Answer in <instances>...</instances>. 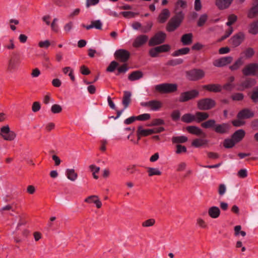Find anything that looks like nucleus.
<instances>
[{
	"mask_svg": "<svg viewBox=\"0 0 258 258\" xmlns=\"http://www.w3.org/2000/svg\"><path fill=\"white\" fill-rule=\"evenodd\" d=\"M184 16L183 12L175 14V15L168 22L167 30L169 32L174 31L180 25L184 18Z\"/></svg>",
	"mask_w": 258,
	"mask_h": 258,
	"instance_id": "nucleus-1",
	"label": "nucleus"
},
{
	"mask_svg": "<svg viewBox=\"0 0 258 258\" xmlns=\"http://www.w3.org/2000/svg\"><path fill=\"white\" fill-rule=\"evenodd\" d=\"M177 86L176 84L163 83L155 86L156 91L162 93H170L176 91Z\"/></svg>",
	"mask_w": 258,
	"mask_h": 258,
	"instance_id": "nucleus-2",
	"label": "nucleus"
},
{
	"mask_svg": "<svg viewBox=\"0 0 258 258\" xmlns=\"http://www.w3.org/2000/svg\"><path fill=\"white\" fill-rule=\"evenodd\" d=\"M197 105L199 109L207 110L213 108L216 105V102L212 99L206 98L199 100Z\"/></svg>",
	"mask_w": 258,
	"mask_h": 258,
	"instance_id": "nucleus-3",
	"label": "nucleus"
},
{
	"mask_svg": "<svg viewBox=\"0 0 258 258\" xmlns=\"http://www.w3.org/2000/svg\"><path fill=\"white\" fill-rule=\"evenodd\" d=\"M242 72L245 76L258 77V63H250L247 64L242 69Z\"/></svg>",
	"mask_w": 258,
	"mask_h": 258,
	"instance_id": "nucleus-4",
	"label": "nucleus"
},
{
	"mask_svg": "<svg viewBox=\"0 0 258 258\" xmlns=\"http://www.w3.org/2000/svg\"><path fill=\"white\" fill-rule=\"evenodd\" d=\"M0 135L6 141H13L16 137V133L10 130L8 125L3 126L1 128Z\"/></svg>",
	"mask_w": 258,
	"mask_h": 258,
	"instance_id": "nucleus-5",
	"label": "nucleus"
},
{
	"mask_svg": "<svg viewBox=\"0 0 258 258\" xmlns=\"http://www.w3.org/2000/svg\"><path fill=\"white\" fill-rule=\"evenodd\" d=\"M237 20V17L236 15L232 14L228 16V21L226 22V25L229 27L228 29L225 32V34L221 38L222 40H224L228 37L233 32V29L231 26Z\"/></svg>",
	"mask_w": 258,
	"mask_h": 258,
	"instance_id": "nucleus-6",
	"label": "nucleus"
},
{
	"mask_svg": "<svg viewBox=\"0 0 258 258\" xmlns=\"http://www.w3.org/2000/svg\"><path fill=\"white\" fill-rule=\"evenodd\" d=\"M141 105L143 107L149 108L152 111H158L162 107V103L159 100H153L141 102Z\"/></svg>",
	"mask_w": 258,
	"mask_h": 258,
	"instance_id": "nucleus-7",
	"label": "nucleus"
},
{
	"mask_svg": "<svg viewBox=\"0 0 258 258\" xmlns=\"http://www.w3.org/2000/svg\"><path fill=\"white\" fill-rule=\"evenodd\" d=\"M245 38V34L242 32H239L234 34L230 39V43L233 47L239 46Z\"/></svg>",
	"mask_w": 258,
	"mask_h": 258,
	"instance_id": "nucleus-8",
	"label": "nucleus"
},
{
	"mask_svg": "<svg viewBox=\"0 0 258 258\" xmlns=\"http://www.w3.org/2000/svg\"><path fill=\"white\" fill-rule=\"evenodd\" d=\"M166 38V34L163 32L157 33L153 37H152L149 42L150 46H154L162 43Z\"/></svg>",
	"mask_w": 258,
	"mask_h": 258,
	"instance_id": "nucleus-9",
	"label": "nucleus"
},
{
	"mask_svg": "<svg viewBox=\"0 0 258 258\" xmlns=\"http://www.w3.org/2000/svg\"><path fill=\"white\" fill-rule=\"evenodd\" d=\"M205 76V72L200 69H195L189 71L187 73V78L191 81H196L203 78Z\"/></svg>",
	"mask_w": 258,
	"mask_h": 258,
	"instance_id": "nucleus-10",
	"label": "nucleus"
},
{
	"mask_svg": "<svg viewBox=\"0 0 258 258\" xmlns=\"http://www.w3.org/2000/svg\"><path fill=\"white\" fill-rule=\"evenodd\" d=\"M149 37L145 34H141L136 36L134 39L133 46L139 48L144 45L148 40Z\"/></svg>",
	"mask_w": 258,
	"mask_h": 258,
	"instance_id": "nucleus-11",
	"label": "nucleus"
},
{
	"mask_svg": "<svg viewBox=\"0 0 258 258\" xmlns=\"http://www.w3.org/2000/svg\"><path fill=\"white\" fill-rule=\"evenodd\" d=\"M198 94L199 92L196 90H192L189 91L182 93L179 97V101L180 102L186 101L189 99L197 97Z\"/></svg>",
	"mask_w": 258,
	"mask_h": 258,
	"instance_id": "nucleus-12",
	"label": "nucleus"
},
{
	"mask_svg": "<svg viewBox=\"0 0 258 258\" xmlns=\"http://www.w3.org/2000/svg\"><path fill=\"white\" fill-rule=\"evenodd\" d=\"M114 55L117 59L122 62H125L129 58L130 53L126 50L120 49L116 50Z\"/></svg>",
	"mask_w": 258,
	"mask_h": 258,
	"instance_id": "nucleus-13",
	"label": "nucleus"
},
{
	"mask_svg": "<svg viewBox=\"0 0 258 258\" xmlns=\"http://www.w3.org/2000/svg\"><path fill=\"white\" fill-rule=\"evenodd\" d=\"M233 60L232 56L222 57L219 59L215 60L213 62L214 66L217 67H222L230 63Z\"/></svg>",
	"mask_w": 258,
	"mask_h": 258,
	"instance_id": "nucleus-14",
	"label": "nucleus"
},
{
	"mask_svg": "<svg viewBox=\"0 0 258 258\" xmlns=\"http://www.w3.org/2000/svg\"><path fill=\"white\" fill-rule=\"evenodd\" d=\"M186 131L190 134L195 135L197 136L205 137L206 134L200 127L195 125L188 126L186 128Z\"/></svg>",
	"mask_w": 258,
	"mask_h": 258,
	"instance_id": "nucleus-15",
	"label": "nucleus"
},
{
	"mask_svg": "<svg viewBox=\"0 0 258 258\" xmlns=\"http://www.w3.org/2000/svg\"><path fill=\"white\" fill-rule=\"evenodd\" d=\"M256 81L254 79H247L238 85L237 90L243 91L245 89L249 88L255 85Z\"/></svg>",
	"mask_w": 258,
	"mask_h": 258,
	"instance_id": "nucleus-16",
	"label": "nucleus"
},
{
	"mask_svg": "<svg viewBox=\"0 0 258 258\" xmlns=\"http://www.w3.org/2000/svg\"><path fill=\"white\" fill-rule=\"evenodd\" d=\"M254 116V113L249 109H244L241 110L237 114V118L247 119Z\"/></svg>",
	"mask_w": 258,
	"mask_h": 258,
	"instance_id": "nucleus-17",
	"label": "nucleus"
},
{
	"mask_svg": "<svg viewBox=\"0 0 258 258\" xmlns=\"http://www.w3.org/2000/svg\"><path fill=\"white\" fill-rule=\"evenodd\" d=\"M229 127V125L228 123H224L216 124L214 130L217 133L223 134L227 133Z\"/></svg>",
	"mask_w": 258,
	"mask_h": 258,
	"instance_id": "nucleus-18",
	"label": "nucleus"
},
{
	"mask_svg": "<svg viewBox=\"0 0 258 258\" xmlns=\"http://www.w3.org/2000/svg\"><path fill=\"white\" fill-rule=\"evenodd\" d=\"M208 215L213 219L218 218L220 215V210L219 208L216 206H212L208 209Z\"/></svg>",
	"mask_w": 258,
	"mask_h": 258,
	"instance_id": "nucleus-19",
	"label": "nucleus"
},
{
	"mask_svg": "<svg viewBox=\"0 0 258 258\" xmlns=\"http://www.w3.org/2000/svg\"><path fill=\"white\" fill-rule=\"evenodd\" d=\"M203 88L210 92H220L221 91L222 87L217 84H211L203 86Z\"/></svg>",
	"mask_w": 258,
	"mask_h": 258,
	"instance_id": "nucleus-20",
	"label": "nucleus"
},
{
	"mask_svg": "<svg viewBox=\"0 0 258 258\" xmlns=\"http://www.w3.org/2000/svg\"><path fill=\"white\" fill-rule=\"evenodd\" d=\"M170 15V13L167 9L162 10L158 18L159 22L160 23H165L169 17Z\"/></svg>",
	"mask_w": 258,
	"mask_h": 258,
	"instance_id": "nucleus-21",
	"label": "nucleus"
},
{
	"mask_svg": "<svg viewBox=\"0 0 258 258\" xmlns=\"http://www.w3.org/2000/svg\"><path fill=\"white\" fill-rule=\"evenodd\" d=\"M85 202L89 203H94L97 208H100L102 206V203L97 196H89L85 200Z\"/></svg>",
	"mask_w": 258,
	"mask_h": 258,
	"instance_id": "nucleus-22",
	"label": "nucleus"
},
{
	"mask_svg": "<svg viewBox=\"0 0 258 258\" xmlns=\"http://www.w3.org/2000/svg\"><path fill=\"white\" fill-rule=\"evenodd\" d=\"M153 134L152 129H146L142 126H139L137 131L138 136H148Z\"/></svg>",
	"mask_w": 258,
	"mask_h": 258,
	"instance_id": "nucleus-23",
	"label": "nucleus"
},
{
	"mask_svg": "<svg viewBox=\"0 0 258 258\" xmlns=\"http://www.w3.org/2000/svg\"><path fill=\"white\" fill-rule=\"evenodd\" d=\"M258 15V4L252 3L251 8L247 13V17L252 19Z\"/></svg>",
	"mask_w": 258,
	"mask_h": 258,
	"instance_id": "nucleus-24",
	"label": "nucleus"
},
{
	"mask_svg": "<svg viewBox=\"0 0 258 258\" xmlns=\"http://www.w3.org/2000/svg\"><path fill=\"white\" fill-rule=\"evenodd\" d=\"M186 7V2L183 0H178L175 4L174 9L175 14L182 12L181 9H184Z\"/></svg>",
	"mask_w": 258,
	"mask_h": 258,
	"instance_id": "nucleus-25",
	"label": "nucleus"
},
{
	"mask_svg": "<svg viewBox=\"0 0 258 258\" xmlns=\"http://www.w3.org/2000/svg\"><path fill=\"white\" fill-rule=\"evenodd\" d=\"M195 121L197 122H201L205 120L209 117V115L208 113L204 112H197L195 114Z\"/></svg>",
	"mask_w": 258,
	"mask_h": 258,
	"instance_id": "nucleus-26",
	"label": "nucleus"
},
{
	"mask_svg": "<svg viewBox=\"0 0 258 258\" xmlns=\"http://www.w3.org/2000/svg\"><path fill=\"white\" fill-rule=\"evenodd\" d=\"M245 134V132L243 130H238L233 134L232 138L236 143H238L243 138Z\"/></svg>",
	"mask_w": 258,
	"mask_h": 258,
	"instance_id": "nucleus-27",
	"label": "nucleus"
},
{
	"mask_svg": "<svg viewBox=\"0 0 258 258\" xmlns=\"http://www.w3.org/2000/svg\"><path fill=\"white\" fill-rule=\"evenodd\" d=\"M143 77V72L140 71H136L132 72L128 75V79L131 81H135L141 79Z\"/></svg>",
	"mask_w": 258,
	"mask_h": 258,
	"instance_id": "nucleus-28",
	"label": "nucleus"
},
{
	"mask_svg": "<svg viewBox=\"0 0 258 258\" xmlns=\"http://www.w3.org/2000/svg\"><path fill=\"white\" fill-rule=\"evenodd\" d=\"M248 31L253 35H256L258 33V19L249 24Z\"/></svg>",
	"mask_w": 258,
	"mask_h": 258,
	"instance_id": "nucleus-29",
	"label": "nucleus"
},
{
	"mask_svg": "<svg viewBox=\"0 0 258 258\" xmlns=\"http://www.w3.org/2000/svg\"><path fill=\"white\" fill-rule=\"evenodd\" d=\"M233 0H217L216 2V6L220 9H224L228 8Z\"/></svg>",
	"mask_w": 258,
	"mask_h": 258,
	"instance_id": "nucleus-30",
	"label": "nucleus"
},
{
	"mask_svg": "<svg viewBox=\"0 0 258 258\" xmlns=\"http://www.w3.org/2000/svg\"><path fill=\"white\" fill-rule=\"evenodd\" d=\"M208 140L202 138H197L193 140L191 145L196 148H199L206 145Z\"/></svg>",
	"mask_w": 258,
	"mask_h": 258,
	"instance_id": "nucleus-31",
	"label": "nucleus"
},
{
	"mask_svg": "<svg viewBox=\"0 0 258 258\" xmlns=\"http://www.w3.org/2000/svg\"><path fill=\"white\" fill-rule=\"evenodd\" d=\"M83 26L88 30L92 28L100 30L102 28V23L100 20H98L92 21L90 25L87 26L83 25Z\"/></svg>",
	"mask_w": 258,
	"mask_h": 258,
	"instance_id": "nucleus-32",
	"label": "nucleus"
},
{
	"mask_svg": "<svg viewBox=\"0 0 258 258\" xmlns=\"http://www.w3.org/2000/svg\"><path fill=\"white\" fill-rule=\"evenodd\" d=\"M66 175L67 178L72 181H75L78 177L77 173L73 169H67L66 171Z\"/></svg>",
	"mask_w": 258,
	"mask_h": 258,
	"instance_id": "nucleus-33",
	"label": "nucleus"
},
{
	"mask_svg": "<svg viewBox=\"0 0 258 258\" xmlns=\"http://www.w3.org/2000/svg\"><path fill=\"white\" fill-rule=\"evenodd\" d=\"M244 63L243 57L242 56L237 59L233 64L229 67V69L231 71H236L238 70Z\"/></svg>",
	"mask_w": 258,
	"mask_h": 258,
	"instance_id": "nucleus-34",
	"label": "nucleus"
},
{
	"mask_svg": "<svg viewBox=\"0 0 258 258\" xmlns=\"http://www.w3.org/2000/svg\"><path fill=\"white\" fill-rule=\"evenodd\" d=\"M192 35L191 33L184 34L181 38V41L184 45H188L192 43Z\"/></svg>",
	"mask_w": 258,
	"mask_h": 258,
	"instance_id": "nucleus-35",
	"label": "nucleus"
},
{
	"mask_svg": "<svg viewBox=\"0 0 258 258\" xmlns=\"http://www.w3.org/2000/svg\"><path fill=\"white\" fill-rule=\"evenodd\" d=\"M132 94L130 91H125L124 92V96L123 97L122 100V104L124 106V109L126 108L130 102H131V97Z\"/></svg>",
	"mask_w": 258,
	"mask_h": 258,
	"instance_id": "nucleus-36",
	"label": "nucleus"
},
{
	"mask_svg": "<svg viewBox=\"0 0 258 258\" xmlns=\"http://www.w3.org/2000/svg\"><path fill=\"white\" fill-rule=\"evenodd\" d=\"M195 115L191 113H186L181 117V120L185 123H190L195 121Z\"/></svg>",
	"mask_w": 258,
	"mask_h": 258,
	"instance_id": "nucleus-37",
	"label": "nucleus"
},
{
	"mask_svg": "<svg viewBox=\"0 0 258 258\" xmlns=\"http://www.w3.org/2000/svg\"><path fill=\"white\" fill-rule=\"evenodd\" d=\"M190 51V49L188 47H184L180 49H179L176 51H175L172 53V56H178L180 55H183L186 54H188Z\"/></svg>",
	"mask_w": 258,
	"mask_h": 258,
	"instance_id": "nucleus-38",
	"label": "nucleus"
},
{
	"mask_svg": "<svg viewBox=\"0 0 258 258\" xmlns=\"http://www.w3.org/2000/svg\"><path fill=\"white\" fill-rule=\"evenodd\" d=\"M216 121L214 119H210L201 124L202 127L205 128H209L215 126Z\"/></svg>",
	"mask_w": 258,
	"mask_h": 258,
	"instance_id": "nucleus-39",
	"label": "nucleus"
},
{
	"mask_svg": "<svg viewBox=\"0 0 258 258\" xmlns=\"http://www.w3.org/2000/svg\"><path fill=\"white\" fill-rule=\"evenodd\" d=\"M148 173L149 176L154 175H160L161 174V171L157 168H148Z\"/></svg>",
	"mask_w": 258,
	"mask_h": 258,
	"instance_id": "nucleus-40",
	"label": "nucleus"
},
{
	"mask_svg": "<svg viewBox=\"0 0 258 258\" xmlns=\"http://www.w3.org/2000/svg\"><path fill=\"white\" fill-rule=\"evenodd\" d=\"M187 141V138L184 136L173 137L172 141L174 143H182Z\"/></svg>",
	"mask_w": 258,
	"mask_h": 258,
	"instance_id": "nucleus-41",
	"label": "nucleus"
},
{
	"mask_svg": "<svg viewBox=\"0 0 258 258\" xmlns=\"http://www.w3.org/2000/svg\"><path fill=\"white\" fill-rule=\"evenodd\" d=\"M243 56L246 58H251L254 54V50L253 48L249 47L242 53Z\"/></svg>",
	"mask_w": 258,
	"mask_h": 258,
	"instance_id": "nucleus-42",
	"label": "nucleus"
},
{
	"mask_svg": "<svg viewBox=\"0 0 258 258\" xmlns=\"http://www.w3.org/2000/svg\"><path fill=\"white\" fill-rule=\"evenodd\" d=\"M236 143L232 139H227L224 141L223 145L226 148H230L233 147Z\"/></svg>",
	"mask_w": 258,
	"mask_h": 258,
	"instance_id": "nucleus-43",
	"label": "nucleus"
},
{
	"mask_svg": "<svg viewBox=\"0 0 258 258\" xmlns=\"http://www.w3.org/2000/svg\"><path fill=\"white\" fill-rule=\"evenodd\" d=\"M63 73L64 74H68L69 76L70 77L72 81L75 80V76H74L73 73V70L72 68L69 67H65L63 69Z\"/></svg>",
	"mask_w": 258,
	"mask_h": 258,
	"instance_id": "nucleus-44",
	"label": "nucleus"
},
{
	"mask_svg": "<svg viewBox=\"0 0 258 258\" xmlns=\"http://www.w3.org/2000/svg\"><path fill=\"white\" fill-rule=\"evenodd\" d=\"M119 14H121L124 17L126 18H131L135 17L137 15H138L139 13L131 11H124L121 12Z\"/></svg>",
	"mask_w": 258,
	"mask_h": 258,
	"instance_id": "nucleus-45",
	"label": "nucleus"
},
{
	"mask_svg": "<svg viewBox=\"0 0 258 258\" xmlns=\"http://www.w3.org/2000/svg\"><path fill=\"white\" fill-rule=\"evenodd\" d=\"M89 168L93 173V177L95 179H98V176L96 175V173L99 171L100 167L96 166L95 165H91L89 166Z\"/></svg>",
	"mask_w": 258,
	"mask_h": 258,
	"instance_id": "nucleus-46",
	"label": "nucleus"
},
{
	"mask_svg": "<svg viewBox=\"0 0 258 258\" xmlns=\"http://www.w3.org/2000/svg\"><path fill=\"white\" fill-rule=\"evenodd\" d=\"M250 98L254 102L258 101V86L255 87L252 90Z\"/></svg>",
	"mask_w": 258,
	"mask_h": 258,
	"instance_id": "nucleus-47",
	"label": "nucleus"
},
{
	"mask_svg": "<svg viewBox=\"0 0 258 258\" xmlns=\"http://www.w3.org/2000/svg\"><path fill=\"white\" fill-rule=\"evenodd\" d=\"M241 227L240 225H237L234 227L235 235L236 236L241 235L244 237L246 235V233L243 231H241Z\"/></svg>",
	"mask_w": 258,
	"mask_h": 258,
	"instance_id": "nucleus-48",
	"label": "nucleus"
},
{
	"mask_svg": "<svg viewBox=\"0 0 258 258\" xmlns=\"http://www.w3.org/2000/svg\"><path fill=\"white\" fill-rule=\"evenodd\" d=\"M155 223V220L154 219H148L144 222H143L142 224L143 227H151L153 226Z\"/></svg>",
	"mask_w": 258,
	"mask_h": 258,
	"instance_id": "nucleus-49",
	"label": "nucleus"
},
{
	"mask_svg": "<svg viewBox=\"0 0 258 258\" xmlns=\"http://www.w3.org/2000/svg\"><path fill=\"white\" fill-rule=\"evenodd\" d=\"M159 53L165 52L168 51L170 49V46L168 44H163L159 46H157Z\"/></svg>",
	"mask_w": 258,
	"mask_h": 258,
	"instance_id": "nucleus-50",
	"label": "nucleus"
},
{
	"mask_svg": "<svg viewBox=\"0 0 258 258\" xmlns=\"http://www.w3.org/2000/svg\"><path fill=\"white\" fill-rule=\"evenodd\" d=\"M118 63L115 61H112L107 68L106 71L109 72H113L118 67Z\"/></svg>",
	"mask_w": 258,
	"mask_h": 258,
	"instance_id": "nucleus-51",
	"label": "nucleus"
},
{
	"mask_svg": "<svg viewBox=\"0 0 258 258\" xmlns=\"http://www.w3.org/2000/svg\"><path fill=\"white\" fill-rule=\"evenodd\" d=\"M197 225L200 228H207V225L206 223V222L204 219L202 218H198L197 219Z\"/></svg>",
	"mask_w": 258,
	"mask_h": 258,
	"instance_id": "nucleus-52",
	"label": "nucleus"
},
{
	"mask_svg": "<svg viewBox=\"0 0 258 258\" xmlns=\"http://www.w3.org/2000/svg\"><path fill=\"white\" fill-rule=\"evenodd\" d=\"M50 45V42L48 40H45L44 41H40L38 43V46L40 48H46L49 47Z\"/></svg>",
	"mask_w": 258,
	"mask_h": 258,
	"instance_id": "nucleus-53",
	"label": "nucleus"
},
{
	"mask_svg": "<svg viewBox=\"0 0 258 258\" xmlns=\"http://www.w3.org/2000/svg\"><path fill=\"white\" fill-rule=\"evenodd\" d=\"M151 117V115L149 113H144L138 116H137V120L144 121L149 119Z\"/></svg>",
	"mask_w": 258,
	"mask_h": 258,
	"instance_id": "nucleus-54",
	"label": "nucleus"
},
{
	"mask_svg": "<svg viewBox=\"0 0 258 258\" xmlns=\"http://www.w3.org/2000/svg\"><path fill=\"white\" fill-rule=\"evenodd\" d=\"M62 110V107L58 104H54L51 107V111L53 113H58Z\"/></svg>",
	"mask_w": 258,
	"mask_h": 258,
	"instance_id": "nucleus-55",
	"label": "nucleus"
},
{
	"mask_svg": "<svg viewBox=\"0 0 258 258\" xmlns=\"http://www.w3.org/2000/svg\"><path fill=\"white\" fill-rule=\"evenodd\" d=\"M243 98L244 95L241 93H235L231 96V98L234 101H241Z\"/></svg>",
	"mask_w": 258,
	"mask_h": 258,
	"instance_id": "nucleus-56",
	"label": "nucleus"
},
{
	"mask_svg": "<svg viewBox=\"0 0 258 258\" xmlns=\"http://www.w3.org/2000/svg\"><path fill=\"white\" fill-rule=\"evenodd\" d=\"M207 20V15L203 14L201 16L198 22V25L200 27L202 26Z\"/></svg>",
	"mask_w": 258,
	"mask_h": 258,
	"instance_id": "nucleus-57",
	"label": "nucleus"
},
{
	"mask_svg": "<svg viewBox=\"0 0 258 258\" xmlns=\"http://www.w3.org/2000/svg\"><path fill=\"white\" fill-rule=\"evenodd\" d=\"M153 26V23L151 22H148L146 23V25L143 27L142 32L144 33H147L149 32Z\"/></svg>",
	"mask_w": 258,
	"mask_h": 258,
	"instance_id": "nucleus-58",
	"label": "nucleus"
},
{
	"mask_svg": "<svg viewBox=\"0 0 258 258\" xmlns=\"http://www.w3.org/2000/svg\"><path fill=\"white\" fill-rule=\"evenodd\" d=\"M243 119H239L234 120L232 121V123L233 125L235 126H241L245 124V121L242 120Z\"/></svg>",
	"mask_w": 258,
	"mask_h": 258,
	"instance_id": "nucleus-59",
	"label": "nucleus"
},
{
	"mask_svg": "<svg viewBox=\"0 0 258 258\" xmlns=\"http://www.w3.org/2000/svg\"><path fill=\"white\" fill-rule=\"evenodd\" d=\"M104 12L106 14H107L110 16L114 17H119V14H118L117 12H116L115 11L111 10L110 9H105L104 10Z\"/></svg>",
	"mask_w": 258,
	"mask_h": 258,
	"instance_id": "nucleus-60",
	"label": "nucleus"
},
{
	"mask_svg": "<svg viewBox=\"0 0 258 258\" xmlns=\"http://www.w3.org/2000/svg\"><path fill=\"white\" fill-rule=\"evenodd\" d=\"M180 113L178 110H174L171 114V117L174 120H177L180 118Z\"/></svg>",
	"mask_w": 258,
	"mask_h": 258,
	"instance_id": "nucleus-61",
	"label": "nucleus"
},
{
	"mask_svg": "<svg viewBox=\"0 0 258 258\" xmlns=\"http://www.w3.org/2000/svg\"><path fill=\"white\" fill-rule=\"evenodd\" d=\"M159 53L157 47L153 48L149 50V54L153 57H157Z\"/></svg>",
	"mask_w": 258,
	"mask_h": 258,
	"instance_id": "nucleus-62",
	"label": "nucleus"
},
{
	"mask_svg": "<svg viewBox=\"0 0 258 258\" xmlns=\"http://www.w3.org/2000/svg\"><path fill=\"white\" fill-rule=\"evenodd\" d=\"M164 123V121L161 119H155L152 121L151 124H150L149 126H155L159 125L161 124H163Z\"/></svg>",
	"mask_w": 258,
	"mask_h": 258,
	"instance_id": "nucleus-63",
	"label": "nucleus"
},
{
	"mask_svg": "<svg viewBox=\"0 0 258 258\" xmlns=\"http://www.w3.org/2000/svg\"><path fill=\"white\" fill-rule=\"evenodd\" d=\"M43 101L45 104H48L50 102H53L54 100L51 98L50 94H47L44 96Z\"/></svg>",
	"mask_w": 258,
	"mask_h": 258,
	"instance_id": "nucleus-64",
	"label": "nucleus"
}]
</instances>
